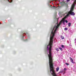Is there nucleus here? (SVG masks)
<instances>
[{
  "mask_svg": "<svg viewBox=\"0 0 76 76\" xmlns=\"http://www.w3.org/2000/svg\"><path fill=\"white\" fill-rule=\"evenodd\" d=\"M70 59L71 60V62H72V63H75V62H73V59H72V58L70 57Z\"/></svg>",
  "mask_w": 76,
  "mask_h": 76,
  "instance_id": "f257e3e1",
  "label": "nucleus"
},
{
  "mask_svg": "<svg viewBox=\"0 0 76 76\" xmlns=\"http://www.w3.org/2000/svg\"><path fill=\"white\" fill-rule=\"evenodd\" d=\"M59 70V67H57L56 69V72H58Z\"/></svg>",
  "mask_w": 76,
  "mask_h": 76,
  "instance_id": "f03ea898",
  "label": "nucleus"
},
{
  "mask_svg": "<svg viewBox=\"0 0 76 76\" xmlns=\"http://www.w3.org/2000/svg\"><path fill=\"white\" fill-rule=\"evenodd\" d=\"M61 38L62 39H64V37L62 36H61Z\"/></svg>",
  "mask_w": 76,
  "mask_h": 76,
  "instance_id": "7ed1b4c3",
  "label": "nucleus"
},
{
  "mask_svg": "<svg viewBox=\"0 0 76 76\" xmlns=\"http://www.w3.org/2000/svg\"><path fill=\"white\" fill-rule=\"evenodd\" d=\"M8 1H9V2H10V3L12 2V0H8Z\"/></svg>",
  "mask_w": 76,
  "mask_h": 76,
  "instance_id": "20e7f679",
  "label": "nucleus"
},
{
  "mask_svg": "<svg viewBox=\"0 0 76 76\" xmlns=\"http://www.w3.org/2000/svg\"><path fill=\"white\" fill-rule=\"evenodd\" d=\"M71 26V23H68V26H69V27H70Z\"/></svg>",
  "mask_w": 76,
  "mask_h": 76,
  "instance_id": "39448f33",
  "label": "nucleus"
},
{
  "mask_svg": "<svg viewBox=\"0 0 76 76\" xmlns=\"http://www.w3.org/2000/svg\"><path fill=\"white\" fill-rule=\"evenodd\" d=\"M59 49H60V50H61V51H62L63 50V49H62V48H59Z\"/></svg>",
  "mask_w": 76,
  "mask_h": 76,
  "instance_id": "423d86ee",
  "label": "nucleus"
},
{
  "mask_svg": "<svg viewBox=\"0 0 76 76\" xmlns=\"http://www.w3.org/2000/svg\"><path fill=\"white\" fill-rule=\"evenodd\" d=\"M62 72H63V71L59 72L58 74H60V73H62Z\"/></svg>",
  "mask_w": 76,
  "mask_h": 76,
  "instance_id": "0eeeda50",
  "label": "nucleus"
},
{
  "mask_svg": "<svg viewBox=\"0 0 76 76\" xmlns=\"http://www.w3.org/2000/svg\"><path fill=\"white\" fill-rule=\"evenodd\" d=\"M64 30L65 31H67V30L68 29L67 28H66L64 29Z\"/></svg>",
  "mask_w": 76,
  "mask_h": 76,
  "instance_id": "6e6552de",
  "label": "nucleus"
},
{
  "mask_svg": "<svg viewBox=\"0 0 76 76\" xmlns=\"http://www.w3.org/2000/svg\"><path fill=\"white\" fill-rule=\"evenodd\" d=\"M56 51H59V50H58V48H56Z\"/></svg>",
  "mask_w": 76,
  "mask_h": 76,
  "instance_id": "1a4fd4ad",
  "label": "nucleus"
},
{
  "mask_svg": "<svg viewBox=\"0 0 76 76\" xmlns=\"http://www.w3.org/2000/svg\"><path fill=\"white\" fill-rule=\"evenodd\" d=\"M61 47L62 48H64V46L63 45H61Z\"/></svg>",
  "mask_w": 76,
  "mask_h": 76,
  "instance_id": "9d476101",
  "label": "nucleus"
},
{
  "mask_svg": "<svg viewBox=\"0 0 76 76\" xmlns=\"http://www.w3.org/2000/svg\"><path fill=\"white\" fill-rule=\"evenodd\" d=\"M55 9H58V7H55Z\"/></svg>",
  "mask_w": 76,
  "mask_h": 76,
  "instance_id": "9b49d317",
  "label": "nucleus"
},
{
  "mask_svg": "<svg viewBox=\"0 0 76 76\" xmlns=\"http://www.w3.org/2000/svg\"><path fill=\"white\" fill-rule=\"evenodd\" d=\"M65 64L67 66H69V64L68 63H66Z\"/></svg>",
  "mask_w": 76,
  "mask_h": 76,
  "instance_id": "f8f14e48",
  "label": "nucleus"
},
{
  "mask_svg": "<svg viewBox=\"0 0 76 76\" xmlns=\"http://www.w3.org/2000/svg\"><path fill=\"white\" fill-rule=\"evenodd\" d=\"M65 22L66 23H67L68 22V21L67 20H65Z\"/></svg>",
  "mask_w": 76,
  "mask_h": 76,
  "instance_id": "ddd939ff",
  "label": "nucleus"
},
{
  "mask_svg": "<svg viewBox=\"0 0 76 76\" xmlns=\"http://www.w3.org/2000/svg\"><path fill=\"white\" fill-rule=\"evenodd\" d=\"M75 43H76V39H75Z\"/></svg>",
  "mask_w": 76,
  "mask_h": 76,
  "instance_id": "4468645a",
  "label": "nucleus"
},
{
  "mask_svg": "<svg viewBox=\"0 0 76 76\" xmlns=\"http://www.w3.org/2000/svg\"><path fill=\"white\" fill-rule=\"evenodd\" d=\"M67 1H70V0H66Z\"/></svg>",
  "mask_w": 76,
  "mask_h": 76,
  "instance_id": "2eb2a0df",
  "label": "nucleus"
},
{
  "mask_svg": "<svg viewBox=\"0 0 76 76\" xmlns=\"http://www.w3.org/2000/svg\"><path fill=\"white\" fill-rule=\"evenodd\" d=\"M64 70H66V68H64Z\"/></svg>",
  "mask_w": 76,
  "mask_h": 76,
  "instance_id": "dca6fc26",
  "label": "nucleus"
},
{
  "mask_svg": "<svg viewBox=\"0 0 76 76\" xmlns=\"http://www.w3.org/2000/svg\"><path fill=\"white\" fill-rule=\"evenodd\" d=\"M24 34V35H25V33H24V34Z\"/></svg>",
  "mask_w": 76,
  "mask_h": 76,
  "instance_id": "f3484780",
  "label": "nucleus"
},
{
  "mask_svg": "<svg viewBox=\"0 0 76 76\" xmlns=\"http://www.w3.org/2000/svg\"><path fill=\"white\" fill-rule=\"evenodd\" d=\"M0 24H1V23H0Z\"/></svg>",
  "mask_w": 76,
  "mask_h": 76,
  "instance_id": "a211bd4d",
  "label": "nucleus"
}]
</instances>
